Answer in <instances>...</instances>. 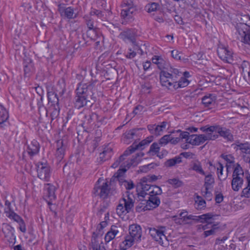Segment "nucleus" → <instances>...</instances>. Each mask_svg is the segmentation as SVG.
I'll use <instances>...</instances> for the list:
<instances>
[{"label": "nucleus", "mask_w": 250, "mask_h": 250, "mask_svg": "<svg viewBox=\"0 0 250 250\" xmlns=\"http://www.w3.org/2000/svg\"><path fill=\"white\" fill-rule=\"evenodd\" d=\"M181 75L182 72L172 67L161 71L159 74L161 84L169 90L185 87L189 84V81L185 78L179 79Z\"/></svg>", "instance_id": "1"}, {"label": "nucleus", "mask_w": 250, "mask_h": 250, "mask_svg": "<svg viewBox=\"0 0 250 250\" xmlns=\"http://www.w3.org/2000/svg\"><path fill=\"white\" fill-rule=\"evenodd\" d=\"M241 20L243 22L237 23L236 26L239 34L238 38L243 43L250 45V16L245 15Z\"/></svg>", "instance_id": "2"}, {"label": "nucleus", "mask_w": 250, "mask_h": 250, "mask_svg": "<svg viewBox=\"0 0 250 250\" xmlns=\"http://www.w3.org/2000/svg\"><path fill=\"white\" fill-rule=\"evenodd\" d=\"M231 180V188L235 191H238L242 187L244 178L245 179V173L240 165L237 163L234 167Z\"/></svg>", "instance_id": "3"}, {"label": "nucleus", "mask_w": 250, "mask_h": 250, "mask_svg": "<svg viewBox=\"0 0 250 250\" xmlns=\"http://www.w3.org/2000/svg\"><path fill=\"white\" fill-rule=\"evenodd\" d=\"M95 82H89L87 83H80L78 84L75 93L81 96H84L90 100L93 99Z\"/></svg>", "instance_id": "4"}, {"label": "nucleus", "mask_w": 250, "mask_h": 250, "mask_svg": "<svg viewBox=\"0 0 250 250\" xmlns=\"http://www.w3.org/2000/svg\"><path fill=\"white\" fill-rule=\"evenodd\" d=\"M47 98L49 104H50L48 111L50 112L52 120H53L59 115L60 113L59 98L56 93L52 91H47Z\"/></svg>", "instance_id": "5"}, {"label": "nucleus", "mask_w": 250, "mask_h": 250, "mask_svg": "<svg viewBox=\"0 0 250 250\" xmlns=\"http://www.w3.org/2000/svg\"><path fill=\"white\" fill-rule=\"evenodd\" d=\"M36 166L38 177L44 182H49L52 174L49 165L47 162H39Z\"/></svg>", "instance_id": "6"}, {"label": "nucleus", "mask_w": 250, "mask_h": 250, "mask_svg": "<svg viewBox=\"0 0 250 250\" xmlns=\"http://www.w3.org/2000/svg\"><path fill=\"white\" fill-rule=\"evenodd\" d=\"M152 141V140L151 139H149L148 137L141 141L139 144H137L136 142L133 143L124 151V153L118 158V160L121 163L125 159V157L132 154L136 150L144 149L145 146L148 145Z\"/></svg>", "instance_id": "7"}, {"label": "nucleus", "mask_w": 250, "mask_h": 250, "mask_svg": "<svg viewBox=\"0 0 250 250\" xmlns=\"http://www.w3.org/2000/svg\"><path fill=\"white\" fill-rule=\"evenodd\" d=\"M218 138V134L208 133L205 134H192L188 139V143L194 146H199L207 140H214Z\"/></svg>", "instance_id": "8"}, {"label": "nucleus", "mask_w": 250, "mask_h": 250, "mask_svg": "<svg viewBox=\"0 0 250 250\" xmlns=\"http://www.w3.org/2000/svg\"><path fill=\"white\" fill-rule=\"evenodd\" d=\"M2 231L5 234V237L9 242V247L16 250V236L14 235L15 229L13 227L8 224L3 225Z\"/></svg>", "instance_id": "9"}, {"label": "nucleus", "mask_w": 250, "mask_h": 250, "mask_svg": "<svg viewBox=\"0 0 250 250\" xmlns=\"http://www.w3.org/2000/svg\"><path fill=\"white\" fill-rule=\"evenodd\" d=\"M56 187L51 184L48 183L44 185L43 198L46 201L48 205H52L51 201L56 198Z\"/></svg>", "instance_id": "10"}, {"label": "nucleus", "mask_w": 250, "mask_h": 250, "mask_svg": "<svg viewBox=\"0 0 250 250\" xmlns=\"http://www.w3.org/2000/svg\"><path fill=\"white\" fill-rule=\"evenodd\" d=\"M165 227H161L158 228H150L149 234L151 236L160 244H163L164 240H167V237L165 234Z\"/></svg>", "instance_id": "11"}, {"label": "nucleus", "mask_w": 250, "mask_h": 250, "mask_svg": "<svg viewBox=\"0 0 250 250\" xmlns=\"http://www.w3.org/2000/svg\"><path fill=\"white\" fill-rule=\"evenodd\" d=\"M136 12V8L135 7L130 4H126L124 6L121 12V16L124 21L122 23H124L125 22H127L131 21Z\"/></svg>", "instance_id": "12"}, {"label": "nucleus", "mask_w": 250, "mask_h": 250, "mask_svg": "<svg viewBox=\"0 0 250 250\" xmlns=\"http://www.w3.org/2000/svg\"><path fill=\"white\" fill-rule=\"evenodd\" d=\"M137 37V31L135 29H126L121 32L119 37L124 42H129L135 44Z\"/></svg>", "instance_id": "13"}, {"label": "nucleus", "mask_w": 250, "mask_h": 250, "mask_svg": "<svg viewBox=\"0 0 250 250\" xmlns=\"http://www.w3.org/2000/svg\"><path fill=\"white\" fill-rule=\"evenodd\" d=\"M219 57L224 62L232 63L233 61V53L228 47H219L217 49Z\"/></svg>", "instance_id": "14"}, {"label": "nucleus", "mask_w": 250, "mask_h": 250, "mask_svg": "<svg viewBox=\"0 0 250 250\" xmlns=\"http://www.w3.org/2000/svg\"><path fill=\"white\" fill-rule=\"evenodd\" d=\"M215 132L219 134L218 136H220L225 140L229 142H232L234 140L233 135L231 130L220 125H215Z\"/></svg>", "instance_id": "15"}, {"label": "nucleus", "mask_w": 250, "mask_h": 250, "mask_svg": "<svg viewBox=\"0 0 250 250\" xmlns=\"http://www.w3.org/2000/svg\"><path fill=\"white\" fill-rule=\"evenodd\" d=\"M94 189L95 190L94 193L96 195H98L100 198L103 199L106 198L110 191V188L107 182L103 183L101 186H98L96 185Z\"/></svg>", "instance_id": "16"}, {"label": "nucleus", "mask_w": 250, "mask_h": 250, "mask_svg": "<svg viewBox=\"0 0 250 250\" xmlns=\"http://www.w3.org/2000/svg\"><path fill=\"white\" fill-rule=\"evenodd\" d=\"M216 96L214 94H208L202 98V104L204 107L212 109L216 105Z\"/></svg>", "instance_id": "17"}, {"label": "nucleus", "mask_w": 250, "mask_h": 250, "mask_svg": "<svg viewBox=\"0 0 250 250\" xmlns=\"http://www.w3.org/2000/svg\"><path fill=\"white\" fill-rule=\"evenodd\" d=\"M129 235L132 237L136 242H140L142 236V228L137 224H132L129 227Z\"/></svg>", "instance_id": "18"}, {"label": "nucleus", "mask_w": 250, "mask_h": 250, "mask_svg": "<svg viewBox=\"0 0 250 250\" xmlns=\"http://www.w3.org/2000/svg\"><path fill=\"white\" fill-rule=\"evenodd\" d=\"M141 129H142L134 128L126 131L123 135L124 142L125 143L128 144L132 142L133 139L138 138L140 136L139 131Z\"/></svg>", "instance_id": "19"}, {"label": "nucleus", "mask_w": 250, "mask_h": 250, "mask_svg": "<svg viewBox=\"0 0 250 250\" xmlns=\"http://www.w3.org/2000/svg\"><path fill=\"white\" fill-rule=\"evenodd\" d=\"M90 103V100L85 98L84 96H81L78 94H76L74 97V107L80 109L82 107L86 106Z\"/></svg>", "instance_id": "20"}, {"label": "nucleus", "mask_w": 250, "mask_h": 250, "mask_svg": "<svg viewBox=\"0 0 250 250\" xmlns=\"http://www.w3.org/2000/svg\"><path fill=\"white\" fill-rule=\"evenodd\" d=\"M113 154L112 148L109 145L105 146L102 152L99 154L98 158L99 163L102 164L104 161L109 159Z\"/></svg>", "instance_id": "21"}, {"label": "nucleus", "mask_w": 250, "mask_h": 250, "mask_svg": "<svg viewBox=\"0 0 250 250\" xmlns=\"http://www.w3.org/2000/svg\"><path fill=\"white\" fill-rule=\"evenodd\" d=\"M208 164L209 167H211V169L213 168L214 170L216 169L219 180L220 181L225 180L227 178V176H223L224 167L221 163L217 162L216 163L213 164L211 162L209 161Z\"/></svg>", "instance_id": "22"}, {"label": "nucleus", "mask_w": 250, "mask_h": 250, "mask_svg": "<svg viewBox=\"0 0 250 250\" xmlns=\"http://www.w3.org/2000/svg\"><path fill=\"white\" fill-rule=\"evenodd\" d=\"M57 150L55 153L57 160L61 162L64 157L65 153V146L63 144L62 140H59L57 141Z\"/></svg>", "instance_id": "23"}, {"label": "nucleus", "mask_w": 250, "mask_h": 250, "mask_svg": "<svg viewBox=\"0 0 250 250\" xmlns=\"http://www.w3.org/2000/svg\"><path fill=\"white\" fill-rule=\"evenodd\" d=\"M143 202L147 204V206L150 208V210L157 208L161 203L160 198L153 195H149L148 199L143 200Z\"/></svg>", "instance_id": "24"}, {"label": "nucleus", "mask_w": 250, "mask_h": 250, "mask_svg": "<svg viewBox=\"0 0 250 250\" xmlns=\"http://www.w3.org/2000/svg\"><path fill=\"white\" fill-rule=\"evenodd\" d=\"M241 74L246 80L250 79V63L247 61H243L239 67Z\"/></svg>", "instance_id": "25"}, {"label": "nucleus", "mask_w": 250, "mask_h": 250, "mask_svg": "<svg viewBox=\"0 0 250 250\" xmlns=\"http://www.w3.org/2000/svg\"><path fill=\"white\" fill-rule=\"evenodd\" d=\"M40 144L35 140H33L27 146V151L30 156H33L37 154L40 150Z\"/></svg>", "instance_id": "26"}, {"label": "nucleus", "mask_w": 250, "mask_h": 250, "mask_svg": "<svg viewBox=\"0 0 250 250\" xmlns=\"http://www.w3.org/2000/svg\"><path fill=\"white\" fill-rule=\"evenodd\" d=\"M245 179L246 180V187L244 188L241 193V197H250V174L249 173H245Z\"/></svg>", "instance_id": "27"}, {"label": "nucleus", "mask_w": 250, "mask_h": 250, "mask_svg": "<svg viewBox=\"0 0 250 250\" xmlns=\"http://www.w3.org/2000/svg\"><path fill=\"white\" fill-rule=\"evenodd\" d=\"M119 229H120V228L116 226L112 225L111 227L110 230L105 234L104 237L105 241L107 242H109L113 240L119 232Z\"/></svg>", "instance_id": "28"}, {"label": "nucleus", "mask_w": 250, "mask_h": 250, "mask_svg": "<svg viewBox=\"0 0 250 250\" xmlns=\"http://www.w3.org/2000/svg\"><path fill=\"white\" fill-rule=\"evenodd\" d=\"M152 62L157 65L158 68L161 70V71L167 68L166 67V61L161 56H154L152 58Z\"/></svg>", "instance_id": "29"}, {"label": "nucleus", "mask_w": 250, "mask_h": 250, "mask_svg": "<svg viewBox=\"0 0 250 250\" xmlns=\"http://www.w3.org/2000/svg\"><path fill=\"white\" fill-rule=\"evenodd\" d=\"M190 169L194 170L196 173L202 175H205L206 173L202 168V166L199 161H193L190 164Z\"/></svg>", "instance_id": "30"}, {"label": "nucleus", "mask_w": 250, "mask_h": 250, "mask_svg": "<svg viewBox=\"0 0 250 250\" xmlns=\"http://www.w3.org/2000/svg\"><path fill=\"white\" fill-rule=\"evenodd\" d=\"M144 156V153L142 152H140L135 154V156H133L130 160V162L127 163L126 166L129 168L131 166H136L142 160V158Z\"/></svg>", "instance_id": "31"}, {"label": "nucleus", "mask_w": 250, "mask_h": 250, "mask_svg": "<svg viewBox=\"0 0 250 250\" xmlns=\"http://www.w3.org/2000/svg\"><path fill=\"white\" fill-rule=\"evenodd\" d=\"M23 66L25 75L29 76L34 70L32 60L30 58H27L24 60Z\"/></svg>", "instance_id": "32"}, {"label": "nucleus", "mask_w": 250, "mask_h": 250, "mask_svg": "<svg viewBox=\"0 0 250 250\" xmlns=\"http://www.w3.org/2000/svg\"><path fill=\"white\" fill-rule=\"evenodd\" d=\"M235 148L240 150L243 154H250V144L248 142L244 143L237 142Z\"/></svg>", "instance_id": "33"}, {"label": "nucleus", "mask_w": 250, "mask_h": 250, "mask_svg": "<svg viewBox=\"0 0 250 250\" xmlns=\"http://www.w3.org/2000/svg\"><path fill=\"white\" fill-rule=\"evenodd\" d=\"M136 240L130 235H126L125 237V240L120 244V247L121 249H128L130 248Z\"/></svg>", "instance_id": "34"}, {"label": "nucleus", "mask_w": 250, "mask_h": 250, "mask_svg": "<svg viewBox=\"0 0 250 250\" xmlns=\"http://www.w3.org/2000/svg\"><path fill=\"white\" fill-rule=\"evenodd\" d=\"M221 157L224 159L227 162L226 168L228 172L229 170L231 168L234 163V157L231 154H222L221 155Z\"/></svg>", "instance_id": "35"}, {"label": "nucleus", "mask_w": 250, "mask_h": 250, "mask_svg": "<svg viewBox=\"0 0 250 250\" xmlns=\"http://www.w3.org/2000/svg\"><path fill=\"white\" fill-rule=\"evenodd\" d=\"M182 158L180 155L176 156L172 158L167 160L165 162V166L168 167H172L182 163Z\"/></svg>", "instance_id": "36"}, {"label": "nucleus", "mask_w": 250, "mask_h": 250, "mask_svg": "<svg viewBox=\"0 0 250 250\" xmlns=\"http://www.w3.org/2000/svg\"><path fill=\"white\" fill-rule=\"evenodd\" d=\"M214 183V178L211 174L205 175L204 186L207 190L211 189L213 188Z\"/></svg>", "instance_id": "37"}, {"label": "nucleus", "mask_w": 250, "mask_h": 250, "mask_svg": "<svg viewBox=\"0 0 250 250\" xmlns=\"http://www.w3.org/2000/svg\"><path fill=\"white\" fill-rule=\"evenodd\" d=\"M7 119V111L1 104H0V127H3L4 123L6 122Z\"/></svg>", "instance_id": "38"}, {"label": "nucleus", "mask_w": 250, "mask_h": 250, "mask_svg": "<svg viewBox=\"0 0 250 250\" xmlns=\"http://www.w3.org/2000/svg\"><path fill=\"white\" fill-rule=\"evenodd\" d=\"M206 206V202L204 199L199 195L196 196L195 199L194 207L198 210L202 209Z\"/></svg>", "instance_id": "39"}, {"label": "nucleus", "mask_w": 250, "mask_h": 250, "mask_svg": "<svg viewBox=\"0 0 250 250\" xmlns=\"http://www.w3.org/2000/svg\"><path fill=\"white\" fill-rule=\"evenodd\" d=\"M146 177H143L137 185V187H140L141 188L145 191L151 190L152 185L148 183Z\"/></svg>", "instance_id": "40"}, {"label": "nucleus", "mask_w": 250, "mask_h": 250, "mask_svg": "<svg viewBox=\"0 0 250 250\" xmlns=\"http://www.w3.org/2000/svg\"><path fill=\"white\" fill-rule=\"evenodd\" d=\"M213 215L211 213H208L198 216L199 221L202 223H207L211 224L212 222L210 220L213 218Z\"/></svg>", "instance_id": "41"}, {"label": "nucleus", "mask_w": 250, "mask_h": 250, "mask_svg": "<svg viewBox=\"0 0 250 250\" xmlns=\"http://www.w3.org/2000/svg\"><path fill=\"white\" fill-rule=\"evenodd\" d=\"M160 8V4L157 2H150L147 3L145 7V10L148 13L156 12Z\"/></svg>", "instance_id": "42"}, {"label": "nucleus", "mask_w": 250, "mask_h": 250, "mask_svg": "<svg viewBox=\"0 0 250 250\" xmlns=\"http://www.w3.org/2000/svg\"><path fill=\"white\" fill-rule=\"evenodd\" d=\"M147 127L151 134L156 136L160 135V133L162 131V129H160L159 125H156L155 124L149 125Z\"/></svg>", "instance_id": "43"}, {"label": "nucleus", "mask_w": 250, "mask_h": 250, "mask_svg": "<svg viewBox=\"0 0 250 250\" xmlns=\"http://www.w3.org/2000/svg\"><path fill=\"white\" fill-rule=\"evenodd\" d=\"M17 223L18 224V229L22 233L26 231V226L24 221L21 216L17 214Z\"/></svg>", "instance_id": "44"}, {"label": "nucleus", "mask_w": 250, "mask_h": 250, "mask_svg": "<svg viewBox=\"0 0 250 250\" xmlns=\"http://www.w3.org/2000/svg\"><path fill=\"white\" fill-rule=\"evenodd\" d=\"M160 146L157 143L154 142L151 144L149 151L147 152L150 156H154L159 152Z\"/></svg>", "instance_id": "45"}, {"label": "nucleus", "mask_w": 250, "mask_h": 250, "mask_svg": "<svg viewBox=\"0 0 250 250\" xmlns=\"http://www.w3.org/2000/svg\"><path fill=\"white\" fill-rule=\"evenodd\" d=\"M119 183L121 186H124L127 190L131 189L134 187V184L131 180L128 181L124 179H121Z\"/></svg>", "instance_id": "46"}, {"label": "nucleus", "mask_w": 250, "mask_h": 250, "mask_svg": "<svg viewBox=\"0 0 250 250\" xmlns=\"http://www.w3.org/2000/svg\"><path fill=\"white\" fill-rule=\"evenodd\" d=\"M100 140L98 138L95 139L88 144L87 149L90 153L93 152L99 145Z\"/></svg>", "instance_id": "47"}, {"label": "nucleus", "mask_w": 250, "mask_h": 250, "mask_svg": "<svg viewBox=\"0 0 250 250\" xmlns=\"http://www.w3.org/2000/svg\"><path fill=\"white\" fill-rule=\"evenodd\" d=\"M10 205V202H8L7 201L5 202V205L7 206V208L5 210L6 215L9 218L12 219L14 221H16V213H15L14 211L11 210L9 208Z\"/></svg>", "instance_id": "48"}, {"label": "nucleus", "mask_w": 250, "mask_h": 250, "mask_svg": "<svg viewBox=\"0 0 250 250\" xmlns=\"http://www.w3.org/2000/svg\"><path fill=\"white\" fill-rule=\"evenodd\" d=\"M167 182L174 188H178L183 185V182L177 178L168 179Z\"/></svg>", "instance_id": "49"}, {"label": "nucleus", "mask_w": 250, "mask_h": 250, "mask_svg": "<svg viewBox=\"0 0 250 250\" xmlns=\"http://www.w3.org/2000/svg\"><path fill=\"white\" fill-rule=\"evenodd\" d=\"M218 229L219 227H217V225L214 224L212 226L211 229L210 230H206L204 232V237L206 238L210 235H214Z\"/></svg>", "instance_id": "50"}, {"label": "nucleus", "mask_w": 250, "mask_h": 250, "mask_svg": "<svg viewBox=\"0 0 250 250\" xmlns=\"http://www.w3.org/2000/svg\"><path fill=\"white\" fill-rule=\"evenodd\" d=\"M121 201L125 207L126 212L129 213L130 212L134 207L135 202L131 201H126L125 199H122Z\"/></svg>", "instance_id": "51"}, {"label": "nucleus", "mask_w": 250, "mask_h": 250, "mask_svg": "<svg viewBox=\"0 0 250 250\" xmlns=\"http://www.w3.org/2000/svg\"><path fill=\"white\" fill-rule=\"evenodd\" d=\"M162 193V190L160 187L156 185H152L151 189L149 192V195L158 196Z\"/></svg>", "instance_id": "52"}, {"label": "nucleus", "mask_w": 250, "mask_h": 250, "mask_svg": "<svg viewBox=\"0 0 250 250\" xmlns=\"http://www.w3.org/2000/svg\"><path fill=\"white\" fill-rule=\"evenodd\" d=\"M116 212L119 216L126 213L125 207L121 200L119 204L117 207Z\"/></svg>", "instance_id": "53"}, {"label": "nucleus", "mask_w": 250, "mask_h": 250, "mask_svg": "<svg viewBox=\"0 0 250 250\" xmlns=\"http://www.w3.org/2000/svg\"><path fill=\"white\" fill-rule=\"evenodd\" d=\"M147 210H150V208L147 206V204L145 202L140 203L136 207L137 212H140Z\"/></svg>", "instance_id": "54"}, {"label": "nucleus", "mask_w": 250, "mask_h": 250, "mask_svg": "<svg viewBox=\"0 0 250 250\" xmlns=\"http://www.w3.org/2000/svg\"><path fill=\"white\" fill-rule=\"evenodd\" d=\"M64 15L65 17H66L67 18L69 19H73L75 18V16H73L74 9L72 7L70 6L66 7V9H64Z\"/></svg>", "instance_id": "55"}, {"label": "nucleus", "mask_w": 250, "mask_h": 250, "mask_svg": "<svg viewBox=\"0 0 250 250\" xmlns=\"http://www.w3.org/2000/svg\"><path fill=\"white\" fill-rule=\"evenodd\" d=\"M127 169L125 167H120L115 174L114 176L118 179L120 183V179H124L123 176L126 171Z\"/></svg>", "instance_id": "56"}, {"label": "nucleus", "mask_w": 250, "mask_h": 250, "mask_svg": "<svg viewBox=\"0 0 250 250\" xmlns=\"http://www.w3.org/2000/svg\"><path fill=\"white\" fill-rule=\"evenodd\" d=\"M99 234H101V231H99L98 232H93L92 233V236L91 237V243L90 244V247L93 246V245L95 244H100L101 243H99V241L97 240V238L98 237V235Z\"/></svg>", "instance_id": "57"}, {"label": "nucleus", "mask_w": 250, "mask_h": 250, "mask_svg": "<svg viewBox=\"0 0 250 250\" xmlns=\"http://www.w3.org/2000/svg\"><path fill=\"white\" fill-rule=\"evenodd\" d=\"M122 199H125L126 201H131L135 202V197L132 193L129 191H126L125 194L123 195Z\"/></svg>", "instance_id": "58"}, {"label": "nucleus", "mask_w": 250, "mask_h": 250, "mask_svg": "<svg viewBox=\"0 0 250 250\" xmlns=\"http://www.w3.org/2000/svg\"><path fill=\"white\" fill-rule=\"evenodd\" d=\"M170 135H165L159 140V144L161 146H165L168 142H170Z\"/></svg>", "instance_id": "59"}, {"label": "nucleus", "mask_w": 250, "mask_h": 250, "mask_svg": "<svg viewBox=\"0 0 250 250\" xmlns=\"http://www.w3.org/2000/svg\"><path fill=\"white\" fill-rule=\"evenodd\" d=\"M215 125L208 126L206 125L205 126H202L200 128V129L205 132H207L208 133H212L215 131Z\"/></svg>", "instance_id": "60"}, {"label": "nucleus", "mask_w": 250, "mask_h": 250, "mask_svg": "<svg viewBox=\"0 0 250 250\" xmlns=\"http://www.w3.org/2000/svg\"><path fill=\"white\" fill-rule=\"evenodd\" d=\"M171 56L173 58L176 60H181L183 54L177 50H173L171 51Z\"/></svg>", "instance_id": "61"}, {"label": "nucleus", "mask_w": 250, "mask_h": 250, "mask_svg": "<svg viewBox=\"0 0 250 250\" xmlns=\"http://www.w3.org/2000/svg\"><path fill=\"white\" fill-rule=\"evenodd\" d=\"M178 132H180V137L181 139H185L186 142L188 143V139L190 137V135L189 136V133L188 132L185 131L182 132L180 130H178Z\"/></svg>", "instance_id": "62"}, {"label": "nucleus", "mask_w": 250, "mask_h": 250, "mask_svg": "<svg viewBox=\"0 0 250 250\" xmlns=\"http://www.w3.org/2000/svg\"><path fill=\"white\" fill-rule=\"evenodd\" d=\"M144 109L143 106L141 105H137L136 106L133 110V113L134 115H138L140 114L141 112H142L143 110Z\"/></svg>", "instance_id": "63"}, {"label": "nucleus", "mask_w": 250, "mask_h": 250, "mask_svg": "<svg viewBox=\"0 0 250 250\" xmlns=\"http://www.w3.org/2000/svg\"><path fill=\"white\" fill-rule=\"evenodd\" d=\"M90 249H92V250H106L105 247L103 245L102 243H101L100 244H95L93 245V246H91Z\"/></svg>", "instance_id": "64"}]
</instances>
